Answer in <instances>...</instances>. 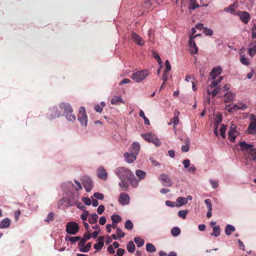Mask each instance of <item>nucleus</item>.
Wrapping results in <instances>:
<instances>
[{
    "label": "nucleus",
    "instance_id": "obj_1",
    "mask_svg": "<svg viewBox=\"0 0 256 256\" xmlns=\"http://www.w3.org/2000/svg\"><path fill=\"white\" fill-rule=\"evenodd\" d=\"M115 174L120 180V182L118 184L119 186L122 190L126 191L129 186L127 180L132 178V176H134V174L130 170L124 166L116 168L115 170Z\"/></svg>",
    "mask_w": 256,
    "mask_h": 256
},
{
    "label": "nucleus",
    "instance_id": "obj_2",
    "mask_svg": "<svg viewBox=\"0 0 256 256\" xmlns=\"http://www.w3.org/2000/svg\"><path fill=\"white\" fill-rule=\"evenodd\" d=\"M239 146L241 150L244 154L247 162H248L249 160H256V148L253 145L248 144L246 142H240Z\"/></svg>",
    "mask_w": 256,
    "mask_h": 256
},
{
    "label": "nucleus",
    "instance_id": "obj_3",
    "mask_svg": "<svg viewBox=\"0 0 256 256\" xmlns=\"http://www.w3.org/2000/svg\"><path fill=\"white\" fill-rule=\"evenodd\" d=\"M149 74V71L148 70H144L141 71H137L133 73L131 76V78L136 82H140L144 80Z\"/></svg>",
    "mask_w": 256,
    "mask_h": 256
},
{
    "label": "nucleus",
    "instance_id": "obj_4",
    "mask_svg": "<svg viewBox=\"0 0 256 256\" xmlns=\"http://www.w3.org/2000/svg\"><path fill=\"white\" fill-rule=\"evenodd\" d=\"M80 229L78 224L75 222H69L66 226V232L70 234H76Z\"/></svg>",
    "mask_w": 256,
    "mask_h": 256
},
{
    "label": "nucleus",
    "instance_id": "obj_5",
    "mask_svg": "<svg viewBox=\"0 0 256 256\" xmlns=\"http://www.w3.org/2000/svg\"><path fill=\"white\" fill-rule=\"evenodd\" d=\"M78 120L82 126H86L88 122V118L86 112V110L84 107H80L79 110V113L78 115Z\"/></svg>",
    "mask_w": 256,
    "mask_h": 256
},
{
    "label": "nucleus",
    "instance_id": "obj_6",
    "mask_svg": "<svg viewBox=\"0 0 256 256\" xmlns=\"http://www.w3.org/2000/svg\"><path fill=\"white\" fill-rule=\"evenodd\" d=\"M250 123L246 130L248 134H254L256 130V117L254 114L250 115Z\"/></svg>",
    "mask_w": 256,
    "mask_h": 256
},
{
    "label": "nucleus",
    "instance_id": "obj_7",
    "mask_svg": "<svg viewBox=\"0 0 256 256\" xmlns=\"http://www.w3.org/2000/svg\"><path fill=\"white\" fill-rule=\"evenodd\" d=\"M237 133L236 126L234 124H232L228 132V138L230 142H234Z\"/></svg>",
    "mask_w": 256,
    "mask_h": 256
},
{
    "label": "nucleus",
    "instance_id": "obj_8",
    "mask_svg": "<svg viewBox=\"0 0 256 256\" xmlns=\"http://www.w3.org/2000/svg\"><path fill=\"white\" fill-rule=\"evenodd\" d=\"M82 184L88 192H90L94 186L92 180L88 176H84L83 178Z\"/></svg>",
    "mask_w": 256,
    "mask_h": 256
},
{
    "label": "nucleus",
    "instance_id": "obj_9",
    "mask_svg": "<svg viewBox=\"0 0 256 256\" xmlns=\"http://www.w3.org/2000/svg\"><path fill=\"white\" fill-rule=\"evenodd\" d=\"M160 180L162 181V185L165 186H171L173 184L172 180L166 174L160 175Z\"/></svg>",
    "mask_w": 256,
    "mask_h": 256
},
{
    "label": "nucleus",
    "instance_id": "obj_10",
    "mask_svg": "<svg viewBox=\"0 0 256 256\" xmlns=\"http://www.w3.org/2000/svg\"><path fill=\"white\" fill-rule=\"evenodd\" d=\"M188 45H189V51L190 54H196L198 53V48L196 46V44L194 42V39H193L192 36H190V39L188 40Z\"/></svg>",
    "mask_w": 256,
    "mask_h": 256
},
{
    "label": "nucleus",
    "instance_id": "obj_11",
    "mask_svg": "<svg viewBox=\"0 0 256 256\" xmlns=\"http://www.w3.org/2000/svg\"><path fill=\"white\" fill-rule=\"evenodd\" d=\"M238 15L241 20L245 24H247L250 20V15L247 12H240L238 13Z\"/></svg>",
    "mask_w": 256,
    "mask_h": 256
},
{
    "label": "nucleus",
    "instance_id": "obj_12",
    "mask_svg": "<svg viewBox=\"0 0 256 256\" xmlns=\"http://www.w3.org/2000/svg\"><path fill=\"white\" fill-rule=\"evenodd\" d=\"M140 148V144L138 142H133L130 147V152L137 156Z\"/></svg>",
    "mask_w": 256,
    "mask_h": 256
},
{
    "label": "nucleus",
    "instance_id": "obj_13",
    "mask_svg": "<svg viewBox=\"0 0 256 256\" xmlns=\"http://www.w3.org/2000/svg\"><path fill=\"white\" fill-rule=\"evenodd\" d=\"M132 38L135 42L140 46H143L144 44V42L142 38L138 34L134 32L132 34Z\"/></svg>",
    "mask_w": 256,
    "mask_h": 256
},
{
    "label": "nucleus",
    "instance_id": "obj_14",
    "mask_svg": "<svg viewBox=\"0 0 256 256\" xmlns=\"http://www.w3.org/2000/svg\"><path fill=\"white\" fill-rule=\"evenodd\" d=\"M60 108L64 111V114L70 112H73L72 107L68 103H61L60 104Z\"/></svg>",
    "mask_w": 256,
    "mask_h": 256
},
{
    "label": "nucleus",
    "instance_id": "obj_15",
    "mask_svg": "<svg viewBox=\"0 0 256 256\" xmlns=\"http://www.w3.org/2000/svg\"><path fill=\"white\" fill-rule=\"evenodd\" d=\"M78 198V194L76 198H63L62 200L64 201V204L66 206L69 207L74 206L76 202L77 201Z\"/></svg>",
    "mask_w": 256,
    "mask_h": 256
},
{
    "label": "nucleus",
    "instance_id": "obj_16",
    "mask_svg": "<svg viewBox=\"0 0 256 256\" xmlns=\"http://www.w3.org/2000/svg\"><path fill=\"white\" fill-rule=\"evenodd\" d=\"M97 176L102 180H106L108 178V174L103 167H100L97 170Z\"/></svg>",
    "mask_w": 256,
    "mask_h": 256
},
{
    "label": "nucleus",
    "instance_id": "obj_17",
    "mask_svg": "<svg viewBox=\"0 0 256 256\" xmlns=\"http://www.w3.org/2000/svg\"><path fill=\"white\" fill-rule=\"evenodd\" d=\"M118 201L122 205L128 204L130 201L128 195L126 193L122 194L119 197Z\"/></svg>",
    "mask_w": 256,
    "mask_h": 256
},
{
    "label": "nucleus",
    "instance_id": "obj_18",
    "mask_svg": "<svg viewBox=\"0 0 256 256\" xmlns=\"http://www.w3.org/2000/svg\"><path fill=\"white\" fill-rule=\"evenodd\" d=\"M124 157L125 160L128 163H132L134 162L136 158V156L134 155L132 152H125L124 154Z\"/></svg>",
    "mask_w": 256,
    "mask_h": 256
},
{
    "label": "nucleus",
    "instance_id": "obj_19",
    "mask_svg": "<svg viewBox=\"0 0 256 256\" xmlns=\"http://www.w3.org/2000/svg\"><path fill=\"white\" fill-rule=\"evenodd\" d=\"M222 68L220 66L214 68L210 73V75L212 76V79H215L216 76L222 72Z\"/></svg>",
    "mask_w": 256,
    "mask_h": 256
},
{
    "label": "nucleus",
    "instance_id": "obj_20",
    "mask_svg": "<svg viewBox=\"0 0 256 256\" xmlns=\"http://www.w3.org/2000/svg\"><path fill=\"white\" fill-rule=\"evenodd\" d=\"M248 53L251 56H254L256 54V42H252L250 44V48L248 49Z\"/></svg>",
    "mask_w": 256,
    "mask_h": 256
},
{
    "label": "nucleus",
    "instance_id": "obj_21",
    "mask_svg": "<svg viewBox=\"0 0 256 256\" xmlns=\"http://www.w3.org/2000/svg\"><path fill=\"white\" fill-rule=\"evenodd\" d=\"M103 236H100L98 240L99 241L98 243L96 244L94 246V248H95L97 250H100L104 245V243L103 242L104 240Z\"/></svg>",
    "mask_w": 256,
    "mask_h": 256
},
{
    "label": "nucleus",
    "instance_id": "obj_22",
    "mask_svg": "<svg viewBox=\"0 0 256 256\" xmlns=\"http://www.w3.org/2000/svg\"><path fill=\"white\" fill-rule=\"evenodd\" d=\"M110 103L112 104L118 105L120 103L124 104V102L121 97L118 96H114L110 100Z\"/></svg>",
    "mask_w": 256,
    "mask_h": 256
},
{
    "label": "nucleus",
    "instance_id": "obj_23",
    "mask_svg": "<svg viewBox=\"0 0 256 256\" xmlns=\"http://www.w3.org/2000/svg\"><path fill=\"white\" fill-rule=\"evenodd\" d=\"M226 98L224 100V102L226 103H228L232 102L234 98V94L231 92H228L224 94Z\"/></svg>",
    "mask_w": 256,
    "mask_h": 256
},
{
    "label": "nucleus",
    "instance_id": "obj_24",
    "mask_svg": "<svg viewBox=\"0 0 256 256\" xmlns=\"http://www.w3.org/2000/svg\"><path fill=\"white\" fill-rule=\"evenodd\" d=\"M156 136L152 133H148L146 134H142V138L146 142H151L152 140V139Z\"/></svg>",
    "mask_w": 256,
    "mask_h": 256
},
{
    "label": "nucleus",
    "instance_id": "obj_25",
    "mask_svg": "<svg viewBox=\"0 0 256 256\" xmlns=\"http://www.w3.org/2000/svg\"><path fill=\"white\" fill-rule=\"evenodd\" d=\"M236 230L234 226L230 224H228L225 228V233L228 236H230Z\"/></svg>",
    "mask_w": 256,
    "mask_h": 256
},
{
    "label": "nucleus",
    "instance_id": "obj_26",
    "mask_svg": "<svg viewBox=\"0 0 256 256\" xmlns=\"http://www.w3.org/2000/svg\"><path fill=\"white\" fill-rule=\"evenodd\" d=\"M180 112H178L177 113L174 112V117L172 118L170 120V122L168 123V125L171 124L172 123L174 124V126H176L179 122V116Z\"/></svg>",
    "mask_w": 256,
    "mask_h": 256
},
{
    "label": "nucleus",
    "instance_id": "obj_27",
    "mask_svg": "<svg viewBox=\"0 0 256 256\" xmlns=\"http://www.w3.org/2000/svg\"><path fill=\"white\" fill-rule=\"evenodd\" d=\"M10 224V220L8 218H4L0 224V228H8Z\"/></svg>",
    "mask_w": 256,
    "mask_h": 256
},
{
    "label": "nucleus",
    "instance_id": "obj_28",
    "mask_svg": "<svg viewBox=\"0 0 256 256\" xmlns=\"http://www.w3.org/2000/svg\"><path fill=\"white\" fill-rule=\"evenodd\" d=\"M126 248L129 252L134 253L136 249L135 244L134 242L132 241L129 242L127 244Z\"/></svg>",
    "mask_w": 256,
    "mask_h": 256
},
{
    "label": "nucleus",
    "instance_id": "obj_29",
    "mask_svg": "<svg viewBox=\"0 0 256 256\" xmlns=\"http://www.w3.org/2000/svg\"><path fill=\"white\" fill-rule=\"evenodd\" d=\"M134 241L136 243L137 246L138 248L142 247L144 244V240L139 236L134 238Z\"/></svg>",
    "mask_w": 256,
    "mask_h": 256
},
{
    "label": "nucleus",
    "instance_id": "obj_30",
    "mask_svg": "<svg viewBox=\"0 0 256 256\" xmlns=\"http://www.w3.org/2000/svg\"><path fill=\"white\" fill-rule=\"evenodd\" d=\"M98 219V216L96 214H92L88 219V222L90 224H94L97 222Z\"/></svg>",
    "mask_w": 256,
    "mask_h": 256
},
{
    "label": "nucleus",
    "instance_id": "obj_31",
    "mask_svg": "<svg viewBox=\"0 0 256 256\" xmlns=\"http://www.w3.org/2000/svg\"><path fill=\"white\" fill-rule=\"evenodd\" d=\"M136 176L139 178L140 180H143L146 176V173L144 171L140 170H136Z\"/></svg>",
    "mask_w": 256,
    "mask_h": 256
},
{
    "label": "nucleus",
    "instance_id": "obj_32",
    "mask_svg": "<svg viewBox=\"0 0 256 256\" xmlns=\"http://www.w3.org/2000/svg\"><path fill=\"white\" fill-rule=\"evenodd\" d=\"M176 202L179 204L177 205V206L180 207L184 204H187V200L183 197H178L176 199Z\"/></svg>",
    "mask_w": 256,
    "mask_h": 256
},
{
    "label": "nucleus",
    "instance_id": "obj_33",
    "mask_svg": "<svg viewBox=\"0 0 256 256\" xmlns=\"http://www.w3.org/2000/svg\"><path fill=\"white\" fill-rule=\"evenodd\" d=\"M212 232L211 234L215 237L218 236L220 234V227L219 226H214L212 228Z\"/></svg>",
    "mask_w": 256,
    "mask_h": 256
},
{
    "label": "nucleus",
    "instance_id": "obj_34",
    "mask_svg": "<svg viewBox=\"0 0 256 256\" xmlns=\"http://www.w3.org/2000/svg\"><path fill=\"white\" fill-rule=\"evenodd\" d=\"M146 250L148 252H153L156 251V248L152 244L148 243L146 245Z\"/></svg>",
    "mask_w": 256,
    "mask_h": 256
},
{
    "label": "nucleus",
    "instance_id": "obj_35",
    "mask_svg": "<svg viewBox=\"0 0 256 256\" xmlns=\"http://www.w3.org/2000/svg\"><path fill=\"white\" fill-rule=\"evenodd\" d=\"M180 233V230L178 227H174L171 230V234L174 236H178Z\"/></svg>",
    "mask_w": 256,
    "mask_h": 256
},
{
    "label": "nucleus",
    "instance_id": "obj_36",
    "mask_svg": "<svg viewBox=\"0 0 256 256\" xmlns=\"http://www.w3.org/2000/svg\"><path fill=\"white\" fill-rule=\"evenodd\" d=\"M111 219L112 222L115 223L116 224L122 221V218L120 216L117 214L112 215L111 216Z\"/></svg>",
    "mask_w": 256,
    "mask_h": 256
},
{
    "label": "nucleus",
    "instance_id": "obj_37",
    "mask_svg": "<svg viewBox=\"0 0 256 256\" xmlns=\"http://www.w3.org/2000/svg\"><path fill=\"white\" fill-rule=\"evenodd\" d=\"M66 119L69 121L74 122L76 120V116L72 112H70L65 114Z\"/></svg>",
    "mask_w": 256,
    "mask_h": 256
},
{
    "label": "nucleus",
    "instance_id": "obj_38",
    "mask_svg": "<svg viewBox=\"0 0 256 256\" xmlns=\"http://www.w3.org/2000/svg\"><path fill=\"white\" fill-rule=\"evenodd\" d=\"M188 213V210H180L178 212V216L180 218H182L183 219H185L186 218V216Z\"/></svg>",
    "mask_w": 256,
    "mask_h": 256
},
{
    "label": "nucleus",
    "instance_id": "obj_39",
    "mask_svg": "<svg viewBox=\"0 0 256 256\" xmlns=\"http://www.w3.org/2000/svg\"><path fill=\"white\" fill-rule=\"evenodd\" d=\"M140 116L144 119V124H148V125L150 124L149 120L145 116V114H144V111L142 110H140Z\"/></svg>",
    "mask_w": 256,
    "mask_h": 256
},
{
    "label": "nucleus",
    "instance_id": "obj_40",
    "mask_svg": "<svg viewBox=\"0 0 256 256\" xmlns=\"http://www.w3.org/2000/svg\"><path fill=\"white\" fill-rule=\"evenodd\" d=\"M91 248V244L88 243L86 246H84L82 248H80V250L83 252H88Z\"/></svg>",
    "mask_w": 256,
    "mask_h": 256
},
{
    "label": "nucleus",
    "instance_id": "obj_41",
    "mask_svg": "<svg viewBox=\"0 0 256 256\" xmlns=\"http://www.w3.org/2000/svg\"><path fill=\"white\" fill-rule=\"evenodd\" d=\"M128 180L130 181V182L131 185L133 187H136L138 186V182L137 180L134 178V176H132V178L131 179H128Z\"/></svg>",
    "mask_w": 256,
    "mask_h": 256
},
{
    "label": "nucleus",
    "instance_id": "obj_42",
    "mask_svg": "<svg viewBox=\"0 0 256 256\" xmlns=\"http://www.w3.org/2000/svg\"><path fill=\"white\" fill-rule=\"evenodd\" d=\"M190 8L192 10H194L196 8L199 7V4H198L196 2V0H190Z\"/></svg>",
    "mask_w": 256,
    "mask_h": 256
},
{
    "label": "nucleus",
    "instance_id": "obj_43",
    "mask_svg": "<svg viewBox=\"0 0 256 256\" xmlns=\"http://www.w3.org/2000/svg\"><path fill=\"white\" fill-rule=\"evenodd\" d=\"M133 224L130 220H128L124 224V227L128 230H131L133 228Z\"/></svg>",
    "mask_w": 256,
    "mask_h": 256
},
{
    "label": "nucleus",
    "instance_id": "obj_44",
    "mask_svg": "<svg viewBox=\"0 0 256 256\" xmlns=\"http://www.w3.org/2000/svg\"><path fill=\"white\" fill-rule=\"evenodd\" d=\"M203 32L206 36H211L213 34V31L212 29L207 27L204 28Z\"/></svg>",
    "mask_w": 256,
    "mask_h": 256
},
{
    "label": "nucleus",
    "instance_id": "obj_45",
    "mask_svg": "<svg viewBox=\"0 0 256 256\" xmlns=\"http://www.w3.org/2000/svg\"><path fill=\"white\" fill-rule=\"evenodd\" d=\"M81 238L80 236H68V240L72 244H74L76 242L80 240Z\"/></svg>",
    "mask_w": 256,
    "mask_h": 256
},
{
    "label": "nucleus",
    "instance_id": "obj_46",
    "mask_svg": "<svg viewBox=\"0 0 256 256\" xmlns=\"http://www.w3.org/2000/svg\"><path fill=\"white\" fill-rule=\"evenodd\" d=\"M54 214L53 212H50L47 216V218L45 220V222H49L54 220Z\"/></svg>",
    "mask_w": 256,
    "mask_h": 256
},
{
    "label": "nucleus",
    "instance_id": "obj_47",
    "mask_svg": "<svg viewBox=\"0 0 256 256\" xmlns=\"http://www.w3.org/2000/svg\"><path fill=\"white\" fill-rule=\"evenodd\" d=\"M204 202L207 206L208 210L209 211H212V204L209 198L206 199Z\"/></svg>",
    "mask_w": 256,
    "mask_h": 256
},
{
    "label": "nucleus",
    "instance_id": "obj_48",
    "mask_svg": "<svg viewBox=\"0 0 256 256\" xmlns=\"http://www.w3.org/2000/svg\"><path fill=\"white\" fill-rule=\"evenodd\" d=\"M226 127L224 124H222L221 128L220 129V134L221 136L223 138H225L226 136Z\"/></svg>",
    "mask_w": 256,
    "mask_h": 256
},
{
    "label": "nucleus",
    "instance_id": "obj_49",
    "mask_svg": "<svg viewBox=\"0 0 256 256\" xmlns=\"http://www.w3.org/2000/svg\"><path fill=\"white\" fill-rule=\"evenodd\" d=\"M222 77L220 76L218 80H214L210 84L211 88H215L218 85V83L220 82L222 80Z\"/></svg>",
    "mask_w": 256,
    "mask_h": 256
},
{
    "label": "nucleus",
    "instance_id": "obj_50",
    "mask_svg": "<svg viewBox=\"0 0 256 256\" xmlns=\"http://www.w3.org/2000/svg\"><path fill=\"white\" fill-rule=\"evenodd\" d=\"M247 108H248V106H246V104H240L238 105L235 104V108H236V109L237 110H244Z\"/></svg>",
    "mask_w": 256,
    "mask_h": 256
},
{
    "label": "nucleus",
    "instance_id": "obj_51",
    "mask_svg": "<svg viewBox=\"0 0 256 256\" xmlns=\"http://www.w3.org/2000/svg\"><path fill=\"white\" fill-rule=\"evenodd\" d=\"M88 215L89 212L88 210H84L83 213L80 216V218L83 220H86Z\"/></svg>",
    "mask_w": 256,
    "mask_h": 256
},
{
    "label": "nucleus",
    "instance_id": "obj_52",
    "mask_svg": "<svg viewBox=\"0 0 256 256\" xmlns=\"http://www.w3.org/2000/svg\"><path fill=\"white\" fill-rule=\"evenodd\" d=\"M220 87L217 86L216 87L212 92V98H214L220 90Z\"/></svg>",
    "mask_w": 256,
    "mask_h": 256
},
{
    "label": "nucleus",
    "instance_id": "obj_53",
    "mask_svg": "<svg viewBox=\"0 0 256 256\" xmlns=\"http://www.w3.org/2000/svg\"><path fill=\"white\" fill-rule=\"evenodd\" d=\"M252 38H256V25L254 24L252 28Z\"/></svg>",
    "mask_w": 256,
    "mask_h": 256
},
{
    "label": "nucleus",
    "instance_id": "obj_54",
    "mask_svg": "<svg viewBox=\"0 0 256 256\" xmlns=\"http://www.w3.org/2000/svg\"><path fill=\"white\" fill-rule=\"evenodd\" d=\"M151 142L153 143L156 146H159L161 144L160 140L156 138V136L154 137Z\"/></svg>",
    "mask_w": 256,
    "mask_h": 256
},
{
    "label": "nucleus",
    "instance_id": "obj_55",
    "mask_svg": "<svg viewBox=\"0 0 256 256\" xmlns=\"http://www.w3.org/2000/svg\"><path fill=\"white\" fill-rule=\"evenodd\" d=\"M166 68L164 71L166 72H169L171 70V66L170 63L168 60H166L165 62Z\"/></svg>",
    "mask_w": 256,
    "mask_h": 256
},
{
    "label": "nucleus",
    "instance_id": "obj_56",
    "mask_svg": "<svg viewBox=\"0 0 256 256\" xmlns=\"http://www.w3.org/2000/svg\"><path fill=\"white\" fill-rule=\"evenodd\" d=\"M82 201L86 206H90L92 204V201L88 198H83Z\"/></svg>",
    "mask_w": 256,
    "mask_h": 256
},
{
    "label": "nucleus",
    "instance_id": "obj_57",
    "mask_svg": "<svg viewBox=\"0 0 256 256\" xmlns=\"http://www.w3.org/2000/svg\"><path fill=\"white\" fill-rule=\"evenodd\" d=\"M116 233L118 235V237L122 238L124 236V233L120 228H117L116 230Z\"/></svg>",
    "mask_w": 256,
    "mask_h": 256
},
{
    "label": "nucleus",
    "instance_id": "obj_58",
    "mask_svg": "<svg viewBox=\"0 0 256 256\" xmlns=\"http://www.w3.org/2000/svg\"><path fill=\"white\" fill-rule=\"evenodd\" d=\"M94 197L98 200H102L104 198V196L100 192H95L93 196Z\"/></svg>",
    "mask_w": 256,
    "mask_h": 256
},
{
    "label": "nucleus",
    "instance_id": "obj_59",
    "mask_svg": "<svg viewBox=\"0 0 256 256\" xmlns=\"http://www.w3.org/2000/svg\"><path fill=\"white\" fill-rule=\"evenodd\" d=\"M240 62L246 66H248L249 64L247 59L245 58L244 56H241L240 57Z\"/></svg>",
    "mask_w": 256,
    "mask_h": 256
},
{
    "label": "nucleus",
    "instance_id": "obj_60",
    "mask_svg": "<svg viewBox=\"0 0 256 256\" xmlns=\"http://www.w3.org/2000/svg\"><path fill=\"white\" fill-rule=\"evenodd\" d=\"M210 182L214 188H216L218 187V181L214 180H210Z\"/></svg>",
    "mask_w": 256,
    "mask_h": 256
},
{
    "label": "nucleus",
    "instance_id": "obj_61",
    "mask_svg": "<svg viewBox=\"0 0 256 256\" xmlns=\"http://www.w3.org/2000/svg\"><path fill=\"white\" fill-rule=\"evenodd\" d=\"M105 208L104 205H100L97 208V212L99 214H102Z\"/></svg>",
    "mask_w": 256,
    "mask_h": 256
},
{
    "label": "nucleus",
    "instance_id": "obj_62",
    "mask_svg": "<svg viewBox=\"0 0 256 256\" xmlns=\"http://www.w3.org/2000/svg\"><path fill=\"white\" fill-rule=\"evenodd\" d=\"M182 163L184 166V167L186 168H188V167L190 166V160L188 159H186L184 160Z\"/></svg>",
    "mask_w": 256,
    "mask_h": 256
},
{
    "label": "nucleus",
    "instance_id": "obj_63",
    "mask_svg": "<svg viewBox=\"0 0 256 256\" xmlns=\"http://www.w3.org/2000/svg\"><path fill=\"white\" fill-rule=\"evenodd\" d=\"M125 252V250L122 248H118L116 252L118 256H122Z\"/></svg>",
    "mask_w": 256,
    "mask_h": 256
},
{
    "label": "nucleus",
    "instance_id": "obj_64",
    "mask_svg": "<svg viewBox=\"0 0 256 256\" xmlns=\"http://www.w3.org/2000/svg\"><path fill=\"white\" fill-rule=\"evenodd\" d=\"M196 170V167L194 164H191L188 169V171L190 172L194 173Z\"/></svg>",
    "mask_w": 256,
    "mask_h": 256
}]
</instances>
